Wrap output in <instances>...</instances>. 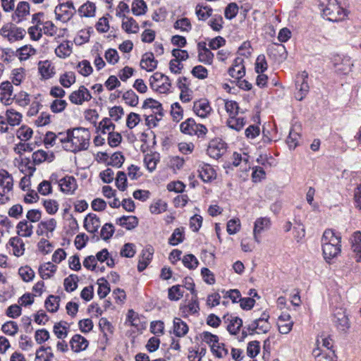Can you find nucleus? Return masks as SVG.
<instances>
[{"label":"nucleus","instance_id":"obj_1","mask_svg":"<svg viewBox=\"0 0 361 361\" xmlns=\"http://www.w3.org/2000/svg\"><path fill=\"white\" fill-rule=\"evenodd\" d=\"M90 132L88 129L79 127L71 130V140L63 148L71 152L86 150L90 145Z\"/></svg>","mask_w":361,"mask_h":361},{"label":"nucleus","instance_id":"obj_2","mask_svg":"<svg viewBox=\"0 0 361 361\" xmlns=\"http://www.w3.org/2000/svg\"><path fill=\"white\" fill-rule=\"evenodd\" d=\"M341 237L331 229H326L322 238V250L325 259H331L341 252Z\"/></svg>","mask_w":361,"mask_h":361},{"label":"nucleus","instance_id":"obj_3","mask_svg":"<svg viewBox=\"0 0 361 361\" xmlns=\"http://www.w3.org/2000/svg\"><path fill=\"white\" fill-rule=\"evenodd\" d=\"M0 34L4 38L7 39L9 42L13 43L23 39L25 36L26 31L12 23H8L2 26Z\"/></svg>","mask_w":361,"mask_h":361},{"label":"nucleus","instance_id":"obj_4","mask_svg":"<svg viewBox=\"0 0 361 361\" xmlns=\"http://www.w3.org/2000/svg\"><path fill=\"white\" fill-rule=\"evenodd\" d=\"M149 85L152 89L160 93L166 94L169 92L171 83L167 75L156 72L149 78Z\"/></svg>","mask_w":361,"mask_h":361},{"label":"nucleus","instance_id":"obj_5","mask_svg":"<svg viewBox=\"0 0 361 361\" xmlns=\"http://www.w3.org/2000/svg\"><path fill=\"white\" fill-rule=\"evenodd\" d=\"M323 16L329 21H338L343 18L344 10L338 5L337 0H329L326 6L322 9Z\"/></svg>","mask_w":361,"mask_h":361},{"label":"nucleus","instance_id":"obj_6","mask_svg":"<svg viewBox=\"0 0 361 361\" xmlns=\"http://www.w3.org/2000/svg\"><path fill=\"white\" fill-rule=\"evenodd\" d=\"M332 321L337 330L345 333L350 327V323L345 310L339 307L336 308L333 313Z\"/></svg>","mask_w":361,"mask_h":361},{"label":"nucleus","instance_id":"obj_7","mask_svg":"<svg viewBox=\"0 0 361 361\" xmlns=\"http://www.w3.org/2000/svg\"><path fill=\"white\" fill-rule=\"evenodd\" d=\"M307 78L308 73L306 71H302L296 76L295 88L297 91L295 93V97L298 101H302L309 92L310 87L307 82Z\"/></svg>","mask_w":361,"mask_h":361},{"label":"nucleus","instance_id":"obj_8","mask_svg":"<svg viewBox=\"0 0 361 361\" xmlns=\"http://www.w3.org/2000/svg\"><path fill=\"white\" fill-rule=\"evenodd\" d=\"M207 152L210 157L217 159L226 152V144L221 140H213L209 142Z\"/></svg>","mask_w":361,"mask_h":361},{"label":"nucleus","instance_id":"obj_9","mask_svg":"<svg viewBox=\"0 0 361 361\" xmlns=\"http://www.w3.org/2000/svg\"><path fill=\"white\" fill-rule=\"evenodd\" d=\"M12 176L6 170L0 171V199L10 192L13 189Z\"/></svg>","mask_w":361,"mask_h":361},{"label":"nucleus","instance_id":"obj_10","mask_svg":"<svg viewBox=\"0 0 361 361\" xmlns=\"http://www.w3.org/2000/svg\"><path fill=\"white\" fill-rule=\"evenodd\" d=\"M92 96L89 90L81 85L76 91H73L69 96V100L71 103L77 105H81L85 101H90Z\"/></svg>","mask_w":361,"mask_h":361},{"label":"nucleus","instance_id":"obj_11","mask_svg":"<svg viewBox=\"0 0 361 361\" xmlns=\"http://www.w3.org/2000/svg\"><path fill=\"white\" fill-rule=\"evenodd\" d=\"M334 66L336 71L338 74L347 75L351 71L353 64L350 58L348 56H344L343 58L337 56L334 59Z\"/></svg>","mask_w":361,"mask_h":361},{"label":"nucleus","instance_id":"obj_12","mask_svg":"<svg viewBox=\"0 0 361 361\" xmlns=\"http://www.w3.org/2000/svg\"><path fill=\"white\" fill-rule=\"evenodd\" d=\"M245 328L250 331V335H253L255 333H267L271 329V325L267 321L263 322L262 320L254 319Z\"/></svg>","mask_w":361,"mask_h":361},{"label":"nucleus","instance_id":"obj_13","mask_svg":"<svg viewBox=\"0 0 361 361\" xmlns=\"http://www.w3.org/2000/svg\"><path fill=\"white\" fill-rule=\"evenodd\" d=\"M13 85L9 81L3 82L0 85L1 102L5 105L10 104L11 101L13 100Z\"/></svg>","mask_w":361,"mask_h":361},{"label":"nucleus","instance_id":"obj_14","mask_svg":"<svg viewBox=\"0 0 361 361\" xmlns=\"http://www.w3.org/2000/svg\"><path fill=\"white\" fill-rule=\"evenodd\" d=\"M243 59L238 57L234 61L233 66L228 69V74L237 80L241 79L245 74V68L243 65Z\"/></svg>","mask_w":361,"mask_h":361},{"label":"nucleus","instance_id":"obj_15","mask_svg":"<svg viewBox=\"0 0 361 361\" xmlns=\"http://www.w3.org/2000/svg\"><path fill=\"white\" fill-rule=\"evenodd\" d=\"M194 112L200 117H207L212 111L209 102L205 99H200L194 102Z\"/></svg>","mask_w":361,"mask_h":361},{"label":"nucleus","instance_id":"obj_16","mask_svg":"<svg viewBox=\"0 0 361 361\" xmlns=\"http://www.w3.org/2000/svg\"><path fill=\"white\" fill-rule=\"evenodd\" d=\"M61 190L68 195H72L78 188L77 182L73 176H66L59 180Z\"/></svg>","mask_w":361,"mask_h":361},{"label":"nucleus","instance_id":"obj_17","mask_svg":"<svg viewBox=\"0 0 361 361\" xmlns=\"http://www.w3.org/2000/svg\"><path fill=\"white\" fill-rule=\"evenodd\" d=\"M351 250L356 262H361V233L356 231L350 238Z\"/></svg>","mask_w":361,"mask_h":361},{"label":"nucleus","instance_id":"obj_18","mask_svg":"<svg viewBox=\"0 0 361 361\" xmlns=\"http://www.w3.org/2000/svg\"><path fill=\"white\" fill-rule=\"evenodd\" d=\"M223 319L225 322H229L227 326V330L232 335H236L243 326V320L238 317L224 315Z\"/></svg>","mask_w":361,"mask_h":361},{"label":"nucleus","instance_id":"obj_19","mask_svg":"<svg viewBox=\"0 0 361 361\" xmlns=\"http://www.w3.org/2000/svg\"><path fill=\"white\" fill-rule=\"evenodd\" d=\"M199 176L204 182L209 183L216 178V173L211 165L202 164L199 166Z\"/></svg>","mask_w":361,"mask_h":361},{"label":"nucleus","instance_id":"obj_20","mask_svg":"<svg viewBox=\"0 0 361 361\" xmlns=\"http://www.w3.org/2000/svg\"><path fill=\"white\" fill-rule=\"evenodd\" d=\"M32 159L34 165H39L44 161L51 162L55 159L54 152L49 154L44 150L39 149L34 152L32 155Z\"/></svg>","mask_w":361,"mask_h":361},{"label":"nucleus","instance_id":"obj_21","mask_svg":"<svg viewBox=\"0 0 361 361\" xmlns=\"http://www.w3.org/2000/svg\"><path fill=\"white\" fill-rule=\"evenodd\" d=\"M119 18H123L122 27L128 33H137L139 30L138 23L132 17H128L125 14H118Z\"/></svg>","mask_w":361,"mask_h":361},{"label":"nucleus","instance_id":"obj_22","mask_svg":"<svg viewBox=\"0 0 361 361\" xmlns=\"http://www.w3.org/2000/svg\"><path fill=\"white\" fill-rule=\"evenodd\" d=\"M88 344L87 340L80 334L74 335L70 341L71 349L75 353L85 350Z\"/></svg>","mask_w":361,"mask_h":361},{"label":"nucleus","instance_id":"obj_23","mask_svg":"<svg viewBox=\"0 0 361 361\" xmlns=\"http://www.w3.org/2000/svg\"><path fill=\"white\" fill-rule=\"evenodd\" d=\"M84 226L90 233H95L100 226L99 218L95 214H89L85 219Z\"/></svg>","mask_w":361,"mask_h":361},{"label":"nucleus","instance_id":"obj_24","mask_svg":"<svg viewBox=\"0 0 361 361\" xmlns=\"http://www.w3.org/2000/svg\"><path fill=\"white\" fill-rule=\"evenodd\" d=\"M158 61L155 60L152 52L145 53L140 61V66L148 72L154 71L157 66Z\"/></svg>","mask_w":361,"mask_h":361},{"label":"nucleus","instance_id":"obj_25","mask_svg":"<svg viewBox=\"0 0 361 361\" xmlns=\"http://www.w3.org/2000/svg\"><path fill=\"white\" fill-rule=\"evenodd\" d=\"M270 225V221L269 219L267 217H261L257 219L254 225V229H253V235L255 240L257 243H259L260 240L258 237V234H259L264 229L268 228Z\"/></svg>","mask_w":361,"mask_h":361},{"label":"nucleus","instance_id":"obj_26","mask_svg":"<svg viewBox=\"0 0 361 361\" xmlns=\"http://www.w3.org/2000/svg\"><path fill=\"white\" fill-rule=\"evenodd\" d=\"M9 245L13 248V254L16 257H20L24 255L25 248L23 240L19 236H15L10 238Z\"/></svg>","mask_w":361,"mask_h":361},{"label":"nucleus","instance_id":"obj_27","mask_svg":"<svg viewBox=\"0 0 361 361\" xmlns=\"http://www.w3.org/2000/svg\"><path fill=\"white\" fill-rule=\"evenodd\" d=\"M33 226L27 220H23L18 222L16 226V231L19 236L28 238L32 235Z\"/></svg>","mask_w":361,"mask_h":361},{"label":"nucleus","instance_id":"obj_28","mask_svg":"<svg viewBox=\"0 0 361 361\" xmlns=\"http://www.w3.org/2000/svg\"><path fill=\"white\" fill-rule=\"evenodd\" d=\"M38 69L42 77L44 79L51 78L55 73L54 68L51 66V62L47 60L40 61L38 64Z\"/></svg>","mask_w":361,"mask_h":361},{"label":"nucleus","instance_id":"obj_29","mask_svg":"<svg viewBox=\"0 0 361 361\" xmlns=\"http://www.w3.org/2000/svg\"><path fill=\"white\" fill-rule=\"evenodd\" d=\"M30 12V5L26 1H20L18 4L17 8L15 11L14 14L12 16V19L16 20V17L18 19L17 23H20L22 20V18L29 14Z\"/></svg>","mask_w":361,"mask_h":361},{"label":"nucleus","instance_id":"obj_30","mask_svg":"<svg viewBox=\"0 0 361 361\" xmlns=\"http://www.w3.org/2000/svg\"><path fill=\"white\" fill-rule=\"evenodd\" d=\"M173 334L177 337H183L184 336L189 330L188 326L187 324L183 322L181 319L176 317L173 319Z\"/></svg>","mask_w":361,"mask_h":361},{"label":"nucleus","instance_id":"obj_31","mask_svg":"<svg viewBox=\"0 0 361 361\" xmlns=\"http://www.w3.org/2000/svg\"><path fill=\"white\" fill-rule=\"evenodd\" d=\"M54 13L57 20L66 22L71 18L73 12L66 8L65 5L61 4L55 8Z\"/></svg>","mask_w":361,"mask_h":361},{"label":"nucleus","instance_id":"obj_32","mask_svg":"<svg viewBox=\"0 0 361 361\" xmlns=\"http://www.w3.org/2000/svg\"><path fill=\"white\" fill-rule=\"evenodd\" d=\"M117 223L127 230H132L137 226L138 219L135 216H123L117 219Z\"/></svg>","mask_w":361,"mask_h":361},{"label":"nucleus","instance_id":"obj_33","mask_svg":"<svg viewBox=\"0 0 361 361\" xmlns=\"http://www.w3.org/2000/svg\"><path fill=\"white\" fill-rule=\"evenodd\" d=\"M159 161V154L157 153L147 154L144 158V163L149 172H152L156 169Z\"/></svg>","mask_w":361,"mask_h":361},{"label":"nucleus","instance_id":"obj_34","mask_svg":"<svg viewBox=\"0 0 361 361\" xmlns=\"http://www.w3.org/2000/svg\"><path fill=\"white\" fill-rule=\"evenodd\" d=\"M56 270V267L54 264L47 262L39 267V274L43 279H47L52 276Z\"/></svg>","mask_w":361,"mask_h":361},{"label":"nucleus","instance_id":"obj_35","mask_svg":"<svg viewBox=\"0 0 361 361\" xmlns=\"http://www.w3.org/2000/svg\"><path fill=\"white\" fill-rule=\"evenodd\" d=\"M60 297L50 295L45 300L44 305L50 312H56L59 307Z\"/></svg>","mask_w":361,"mask_h":361},{"label":"nucleus","instance_id":"obj_36","mask_svg":"<svg viewBox=\"0 0 361 361\" xmlns=\"http://www.w3.org/2000/svg\"><path fill=\"white\" fill-rule=\"evenodd\" d=\"M196 122L193 118H188L180 125V131L186 135H193Z\"/></svg>","mask_w":361,"mask_h":361},{"label":"nucleus","instance_id":"obj_37","mask_svg":"<svg viewBox=\"0 0 361 361\" xmlns=\"http://www.w3.org/2000/svg\"><path fill=\"white\" fill-rule=\"evenodd\" d=\"M7 123L12 126H18L22 120V115L19 112L13 109H8L6 111Z\"/></svg>","mask_w":361,"mask_h":361},{"label":"nucleus","instance_id":"obj_38","mask_svg":"<svg viewBox=\"0 0 361 361\" xmlns=\"http://www.w3.org/2000/svg\"><path fill=\"white\" fill-rule=\"evenodd\" d=\"M147 6L143 0H135L132 4V12L135 16H142L147 12Z\"/></svg>","mask_w":361,"mask_h":361},{"label":"nucleus","instance_id":"obj_39","mask_svg":"<svg viewBox=\"0 0 361 361\" xmlns=\"http://www.w3.org/2000/svg\"><path fill=\"white\" fill-rule=\"evenodd\" d=\"M95 9V5L92 2L87 1L79 8L78 12L81 16L92 17L94 16Z\"/></svg>","mask_w":361,"mask_h":361},{"label":"nucleus","instance_id":"obj_40","mask_svg":"<svg viewBox=\"0 0 361 361\" xmlns=\"http://www.w3.org/2000/svg\"><path fill=\"white\" fill-rule=\"evenodd\" d=\"M79 279L77 275L71 274L64 279L63 285L64 288L67 292H73L78 287V282Z\"/></svg>","mask_w":361,"mask_h":361},{"label":"nucleus","instance_id":"obj_41","mask_svg":"<svg viewBox=\"0 0 361 361\" xmlns=\"http://www.w3.org/2000/svg\"><path fill=\"white\" fill-rule=\"evenodd\" d=\"M228 126L236 131H240L245 125L243 118H237L235 116H230L227 121Z\"/></svg>","mask_w":361,"mask_h":361},{"label":"nucleus","instance_id":"obj_42","mask_svg":"<svg viewBox=\"0 0 361 361\" xmlns=\"http://www.w3.org/2000/svg\"><path fill=\"white\" fill-rule=\"evenodd\" d=\"M67 323L65 322H60L56 323L54 326V333L59 339L66 338L68 336Z\"/></svg>","mask_w":361,"mask_h":361},{"label":"nucleus","instance_id":"obj_43","mask_svg":"<svg viewBox=\"0 0 361 361\" xmlns=\"http://www.w3.org/2000/svg\"><path fill=\"white\" fill-rule=\"evenodd\" d=\"M184 240L183 228H176L169 239V243L171 245H177Z\"/></svg>","mask_w":361,"mask_h":361},{"label":"nucleus","instance_id":"obj_44","mask_svg":"<svg viewBox=\"0 0 361 361\" xmlns=\"http://www.w3.org/2000/svg\"><path fill=\"white\" fill-rule=\"evenodd\" d=\"M319 350H314L313 353L315 355L316 361H336V356L334 355V352L332 350H329L328 352L322 351V353L319 352Z\"/></svg>","mask_w":361,"mask_h":361},{"label":"nucleus","instance_id":"obj_45","mask_svg":"<svg viewBox=\"0 0 361 361\" xmlns=\"http://www.w3.org/2000/svg\"><path fill=\"white\" fill-rule=\"evenodd\" d=\"M71 52V47L69 45L68 42L61 43L55 49V54L56 56L62 59L69 56Z\"/></svg>","mask_w":361,"mask_h":361},{"label":"nucleus","instance_id":"obj_46","mask_svg":"<svg viewBox=\"0 0 361 361\" xmlns=\"http://www.w3.org/2000/svg\"><path fill=\"white\" fill-rule=\"evenodd\" d=\"M202 339L204 342L209 345L212 351L215 349L216 344L219 343V337L208 331H204L201 334Z\"/></svg>","mask_w":361,"mask_h":361},{"label":"nucleus","instance_id":"obj_47","mask_svg":"<svg viewBox=\"0 0 361 361\" xmlns=\"http://www.w3.org/2000/svg\"><path fill=\"white\" fill-rule=\"evenodd\" d=\"M61 85L64 87H70L75 82V75L73 72H66L61 75L59 78Z\"/></svg>","mask_w":361,"mask_h":361},{"label":"nucleus","instance_id":"obj_48","mask_svg":"<svg viewBox=\"0 0 361 361\" xmlns=\"http://www.w3.org/2000/svg\"><path fill=\"white\" fill-rule=\"evenodd\" d=\"M2 331L8 336H15L18 331V326L14 321L5 322L1 326Z\"/></svg>","mask_w":361,"mask_h":361},{"label":"nucleus","instance_id":"obj_49","mask_svg":"<svg viewBox=\"0 0 361 361\" xmlns=\"http://www.w3.org/2000/svg\"><path fill=\"white\" fill-rule=\"evenodd\" d=\"M173 27L176 30H180L181 32H188L192 29V25L188 18H182L175 22Z\"/></svg>","mask_w":361,"mask_h":361},{"label":"nucleus","instance_id":"obj_50","mask_svg":"<svg viewBox=\"0 0 361 361\" xmlns=\"http://www.w3.org/2000/svg\"><path fill=\"white\" fill-rule=\"evenodd\" d=\"M97 284L99 286L97 294L100 298H104L110 292L108 281L104 278L98 279Z\"/></svg>","mask_w":361,"mask_h":361},{"label":"nucleus","instance_id":"obj_51","mask_svg":"<svg viewBox=\"0 0 361 361\" xmlns=\"http://www.w3.org/2000/svg\"><path fill=\"white\" fill-rule=\"evenodd\" d=\"M35 166V165H34L33 161H31L30 158L27 157L21 158L19 164V167L21 169L20 170L23 172L24 171H27L30 176H32L34 172L36 171Z\"/></svg>","mask_w":361,"mask_h":361},{"label":"nucleus","instance_id":"obj_52","mask_svg":"<svg viewBox=\"0 0 361 361\" xmlns=\"http://www.w3.org/2000/svg\"><path fill=\"white\" fill-rule=\"evenodd\" d=\"M195 13L200 20H205L212 16V8L209 6H202L197 5Z\"/></svg>","mask_w":361,"mask_h":361},{"label":"nucleus","instance_id":"obj_53","mask_svg":"<svg viewBox=\"0 0 361 361\" xmlns=\"http://www.w3.org/2000/svg\"><path fill=\"white\" fill-rule=\"evenodd\" d=\"M32 130L26 126H21L16 133L17 137L21 141H27L30 140L32 137Z\"/></svg>","mask_w":361,"mask_h":361},{"label":"nucleus","instance_id":"obj_54","mask_svg":"<svg viewBox=\"0 0 361 361\" xmlns=\"http://www.w3.org/2000/svg\"><path fill=\"white\" fill-rule=\"evenodd\" d=\"M18 274L25 282L32 281L35 276L34 271L28 266L20 267L18 270Z\"/></svg>","mask_w":361,"mask_h":361},{"label":"nucleus","instance_id":"obj_55","mask_svg":"<svg viewBox=\"0 0 361 361\" xmlns=\"http://www.w3.org/2000/svg\"><path fill=\"white\" fill-rule=\"evenodd\" d=\"M123 99L130 106H136L138 104V96L132 90H128L123 94Z\"/></svg>","mask_w":361,"mask_h":361},{"label":"nucleus","instance_id":"obj_56","mask_svg":"<svg viewBox=\"0 0 361 361\" xmlns=\"http://www.w3.org/2000/svg\"><path fill=\"white\" fill-rule=\"evenodd\" d=\"M214 54L208 49H203L198 53L199 61L204 63V64L210 65L213 62Z\"/></svg>","mask_w":361,"mask_h":361},{"label":"nucleus","instance_id":"obj_57","mask_svg":"<svg viewBox=\"0 0 361 361\" xmlns=\"http://www.w3.org/2000/svg\"><path fill=\"white\" fill-rule=\"evenodd\" d=\"M99 128L103 134H106L114 130L115 125L111 121L110 118H104L100 121Z\"/></svg>","mask_w":361,"mask_h":361},{"label":"nucleus","instance_id":"obj_58","mask_svg":"<svg viewBox=\"0 0 361 361\" xmlns=\"http://www.w3.org/2000/svg\"><path fill=\"white\" fill-rule=\"evenodd\" d=\"M77 68L78 69V72L83 76H88L92 73V67L90 65V63L87 60H83L80 61Z\"/></svg>","mask_w":361,"mask_h":361},{"label":"nucleus","instance_id":"obj_59","mask_svg":"<svg viewBox=\"0 0 361 361\" xmlns=\"http://www.w3.org/2000/svg\"><path fill=\"white\" fill-rule=\"evenodd\" d=\"M183 295V292L180 290V286H173L169 289L168 297L170 300L177 301Z\"/></svg>","mask_w":361,"mask_h":361},{"label":"nucleus","instance_id":"obj_60","mask_svg":"<svg viewBox=\"0 0 361 361\" xmlns=\"http://www.w3.org/2000/svg\"><path fill=\"white\" fill-rule=\"evenodd\" d=\"M124 161L125 158L121 152H115L111 155L110 161L108 162V165L120 168L123 165Z\"/></svg>","mask_w":361,"mask_h":361},{"label":"nucleus","instance_id":"obj_61","mask_svg":"<svg viewBox=\"0 0 361 361\" xmlns=\"http://www.w3.org/2000/svg\"><path fill=\"white\" fill-rule=\"evenodd\" d=\"M182 262L184 266L190 269H195L199 264L197 259L192 254L185 255Z\"/></svg>","mask_w":361,"mask_h":361},{"label":"nucleus","instance_id":"obj_62","mask_svg":"<svg viewBox=\"0 0 361 361\" xmlns=\"http://www.w3.org/2000/svg\"><path fill=\"white\" fill-rule=\"evenodd\" d=\"M114 233V227L112 224H105L101 230V237L103 240H107L110 239Z\"/></svg>","mask_w":361,"mask_h":361},{"label":"nucleus","instance_id":"obj_63","mask_svg":"<svg viewBox=\"0 0 361 361\" xmlns=\"http://www.w3.org/2000/svg\"><path fill=\"white\" fill-rule=\"evenodd\" d=\"M260 350V345L259 342L257 341H253L248 343L247 348V354L250 357H256Z\"/></svg>","mask_w":361,"mask_h":361},{"label":"nucleus","instance_id":"obj_64","mask_svg":"<svg viewBox=\"0 0 361 361\" xmlns=\"http://www.w3.org/2000/svg\"><path fill=\"white\" fill-rule=\"evenodd\" d=\"M238 6L235 3H230L225 9V18L229 20L234 18L238 12Z\"/></svg>","mask_w":361,"mask_h":361}]
</instances>
